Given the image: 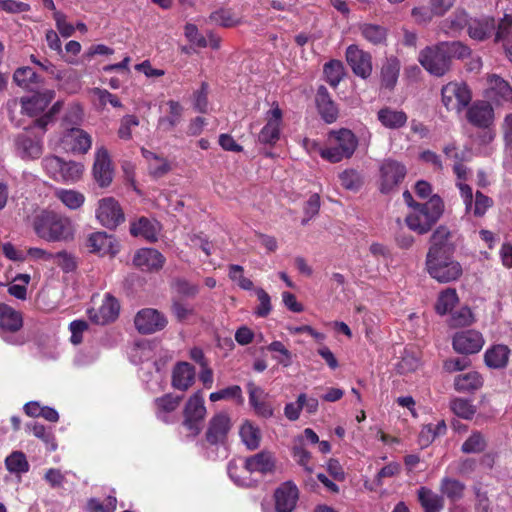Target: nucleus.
Returning a JSON list of instances; mask_svg holds the SVG:
<instances>
[{
	"mask_svg": "<svg viewBox=\"0 0 512 512\" xmlns=\"http://www.w3.org/2000/svg\"><path fill=\"white\" fill-rule=\"evenodd\" d=\"M450 64L453 59H466L472 51L469 46L460 41L442 42Z\"/></svg>",
	"mask_w": 512,
	"mask_h": 512,
	"instance_id": "3c124183",
	"label": "nucleus"
},
{
	"mask_svg": "<svg viewBox=\"0 0 512 512\" xmlns=\"http://www.w3.org/2000/svg\"><path fill=\"white\" fill-rule=\"evenodd\" d=\"M282 111L277 104L267 112V123L258 134V141L262 144H275L280 138V125Z\"/></svg>",
	"mask_w": 512,
	"mask_h": 512,
	"instance_id": "2eb2a0df",
	"label": "nucleus"
},
{
	"mask_svg": "<svg viewBox=\"0 0 512 512\" xmlns=\"http://www.w3.org/2000/svg\"><path fill=\"white\" fill-rule=\"evenodd\" d=\"M182 400L183 396L174 395L172 393L156 398L154 400L156 417L165 423H169V414L179 407Z\"/></svg>",
	"mask_w": 512,
	"mask_h": 512,
	"instance_id": "c756f323",
	"label": "nucleus"
},
{
	"mask_svg": "<svg viewBox=\"0 0 512 512\" xmlns=\"http://www.w3.org/2000/svg\"><path fill=\"white\" fill-rule=\"evenodd\" d=\"M230 427V418L226 413L220 412L214 415L210 419L208 429L206 431L205 436L207 442H209L211 445L222 442L226 438Z\"/></svg>",
	"mask_w": 512,
	"mask_h": 512,
	"instance_id": "4be33fe9",
	"label": "nucleus"
},
{
	"mask_svg": "<svg viewBox=\"0 0 512 512\" xmlns=\"http://www.w3.org/2000/svg\"><path fill=\"white\" fill-rule=\"evenodd\" d=\"M443 210L442 199L434 195L427 202L416 204L414 211L406 217L405 222L412 231L423 235L429 232L440 219Z\"/></svg>",
	"mask_w": 512,
	"mask_h": 512,
	"instance_id": "7ed1b4c3",
	"label": "nucleus"
},
{
	"mask_svg": "<svg viewBox=\"0 0 512 512\" xmlns=\"http://www.w3.org/2000/svg\"><path fill=\"white\" fill-rule=\"evenodd\" d=\"M13 79L18 86L32 90L35 85L41 82V78L30 67H20L13 75Z\"/></svg>",
	"mask_w": 512,
	"mask_h": 512,
	"instance_id": "79ce46f5",
	"label": "nucleus"
},
{
	"mask_svg": "<svg viewBox=\"0 0 512 512\" xmlns=\"http://www.w3.org/2000/svg\"><path fill=\"white\" fill-rule=\"evenodd\" d=\"M400 61L394 57L386 58L381 68V86L392 90L398 80L400 72Z\"/></svg>",
	"mask_w": 512,
	"mask_h": 512,
	"instance_id": "473e14b6",
	"label": "nucleus"
},
{
	"mask_svg": "<svg viewBox=\"0 0 512 512\" xmlns=\"http://www.w3.org/2000/svg\"><path fill=\"white\" fill-rule=\"evenodd\" d=\"M244 467L249 473L271 474L276 469V459L269 451H261L246 458Z\"/></svg>",
	"mask_w": 512,
	"mask_h": 512,
	"instance_id": "b1692460",
	"label": "nucleus"
},
{
	"mask_svg": "<svg viewBox=\"0 0 512 512\" xmlns=\"http://www.w3.org/2000/svg\"><path fill=\"white\" fill-rule=\"evenodd\" d=\"M418 500L424 512H440L444 507L443 498L426 487L418 490Z\"/></svg>",
	"mask_w": 512,
	"mask_h": 512,
	"instance_id": "ea45409f",
	"label": "nucleus"
},
{
	"mask_svg": "<svg viewBox=\"0 0 512 512\" xmlns=\"http://www.w3.org/2000/svg\"><path fill=\"white\" fill-rule=\"evenodd\" d=\"M361 35L374 45L383 44L386 41V29L380 25L363 24L360 26Z\"/></svg>",
	"mask_w": 512,
	"mask_h": 512,
	"instance_id": "49530a36",
	"label": "nucleus"
},
{
	"mask_svg": "<svg viewBox=\"0 0 512 512\" xmlns=\"http://www.w3.org/2000/svg\"><path fill=\"white\" fill-rule=\"evenodd\" d=\"M167 323L165 315L153 308L141 309L134 318L135 328L144 335L163 330Z\"/></svg>",
	"mask_w": 512,
	"mask_h": 512,
	"instance_id": "1a4fd4ad",
	"label": "nucleus"
},
{
	"mask_svg": "<svg viewBox=\"0 0 512 512\" xmlns=\"http://www.w3.org/2000/svg\"><path fill=\"white\" fill-rule=\"evenodd\" d=\"M6 468L9 472L22 474L29 471L30 465L23 452L14 451L5 460Z\"/></svg>",
	"mask_w": 512,
	"mask_h": 512,
	"instance_id": "09e8293b",
	"label": "nucleus"
},
{
	"mask_svg": "<svg viewBox=\"0 0 512 512\" xmlns=\"http://www.w3.org/2000/svg\"><path fill=\"white\" fill-rule=\"evenodd\" d=\"M55 196L71 210L79 209L85 202V196L76 190L59 189Z\"/></svg>",
	"mask_w": 512,
	"mask_h": 512,
	"instance_id": "37998d69",
	"label": "nucleus"
},
{
	"mask_svg": "<svg viewBox=\"0 0 512 512\" xmlns=\"http://www.w3.org/2000/svg\"><path fill=\"white\" fill-rule=\"evenodd\" d=\"M84 171V166L75 161H64L62 163L60 180L65 182H76L78 181Z\"/></svg>",
	"mask_w": 512,
	"mask_h": 512,
	"instance_id": "603ef678",
	"label": "nucleus"
},
{
	"mask_svg": "<svg viewBox=\"0 0 512 512\" xmlns=\"http://www.w3.org/2000/svg\"><path fill=\"white\" fill-rule=\"evenodd\" d=\"M35 233L50 242L68 241L74 236V226L69 217L54 211L44 210L33 222Z\"/></svg>",
	"mask_w": 512,
	"mask_h": 512,
	"instance_id": "f03ea898",
	"label": "nucleus"
},
{
	"mask_svg": "<svg viewBox=\"0 0 512 512\" xmlns=\"http://www.w3.org/2000/svg\"><path fill=\"white\" fill-rule=\"evenodd\" d=\"M139 125V120L134 115H126L121 119L120 127L118 129V136L121 139L129 140L132 136V127Z\"/></svg>",
	"mask_w": 512,
	"mask_h": 512,
	"instance_id": "338daca9",
	"label": "nucleus"
},
{
	"mask_svg": "<svg viewBox=\"0 0 512 512\" xmlns=\"http://www.w3.org/2000/svg\"><path fill=\"white\" fill-rule=\"evenodd\" d=\"M487 97L495 102H511L512 87L509 82L496 74L488 76Z\"/></svg>",
	"mask_w": 512,
	"mask_h": 512,
	"instance_id": "393cba45",
	"label": "nucleus"
},
{
	"mask_svg": "<svg viewBox=\"0 0 512 512\" xmlns=\"http://www.w3.org/2000/svg\"><path fill=\"white\" fill-rule=\"evenodd\" d=\"M486 448L487 441L485 436L481 432L475 431L463 442L461 451L466 454L481 453Z\"/></svg>",
	"mask_w": 512,
	"mask_h": 512,
	"instance_id": "de8ad7c7",
	"label": "nucleus"
},
{
	"mask_svg": "<svg viewBox=\"0 0 512 512\" xmlns=\"http://www.w3.org/2000/svg\"><path fill=\"white\" fill-rule=\"evenodd\" d=\"M167 105L169 106V115L160 117L157 124V129L163 132H169L179 124L183 111L182 106L177 101L169 100Z\"/></svg>",
	"mask_w": 512,
	"mask_h": 512,
	"instance_id": "4c0bfd02",
	"label": "nucleus"
},
{
	"mask_svg": "<svg viewBox=\"0 0 512 512\" xmlns=\"http://www.w3.org/2000/svg\"><path fill=\"white\" fill-rule=\"evenodd\" d=\"M452 232L446 226H439L429 239L425 258V270L428 275L441 284L459 280L463 267L454 257L456 245Z\"/></svg>",
	"mask_w": 512,
	"mask_h": 512,
	"instance_id": "f257e3e1",
	"label": "nucleus"
},
{
	"mask_svg": "<svg viewBox=\"0 0 512 512\" xmlns=\"http://www.w3.org/2000/svg\"><path fill=\"white\" fill-rule=\"evenodd\" d=\"M496 28V20L492 16L482 15L471 18L467 34L473 40L483 42L489 39Z\"/></svg>",
	"mask_w": 512,
	"mask_h": 512,
	"instance_id": "412c9836",
	"label": "nucleus"
},
{
	"mask_svg": "<svg viewBox=\"0 0 512 512\" xmlns=\"http://www.w3.org/2000/svg\"><path fill=\"white\" fill-rule=\"evenodd\" d=\"M23 325L22 316L8 305H0V328L7 332H16Z\"/></svg>",
	"mask_w": 512,
	"mask_h": 512,
	"instance_id": "c9c22d12",
	"label": "nucleus"
},
{
	"mask_svg": "<svg viewBox=\"0 0 512 512\" xmlns=\"http://www.w3.org/2000/svg\"><path fill=\"white\" fill-rule=\"evenodd\" d=\"M510 349L503 344L493 345L484 354L485 364L493 369L505 368L508 364Z\"/></svg>",
	"mask_w": 512,
	"mask_h": 512,
	"instance_id": "2f4dec72",
	"label": "nucleus"
},
{
	"mask_svg": "<svg viewBox=\"0 0 512 512\" xmlns=\"http://www.w3.org/2000/svg\"><path fill=\"white\" fill-rule=\"evenodd\" d=\"M298 488L296 485L287 481L276 489L275 508L277 512H291L294 510L298 500Z\"/></svg>",
	"mask_w": 512,
	"mask_h": 512,
	"instance_id": "6ab92c4d",
	"label": "nucleus"
},
{
	"mask_svg": "<svg viewBox=\"0 0 512 512\" xmlns=\"http://www.w3.org/2000/svg\"><path fill=\"white\" fill-rule=\"evenodd\" d=\"M171 313L177 321L185 322L195 315V310L190 304L178 298H173L171 303Z\"/></svg>",
	"mask_w": 512,
	"mask_h": 512,
	"instance_id": "6e6d98bb",
	"label": "nucleus"
},
{
	"mask_svg": "<svg viewBox=\"0 0 512 512\" xmlns=\"http://www.w3.org/2000/svg\"><path fill=\"white\" fill-rule=\"evenodd\" d=\"M87 247L90 252L101 256H114L119 252V243L112 235L106 232L92 233L87 239Z\"/></svg>",
	"mask_w": 512,
	"mask_h": 512,
	"instance_id": "a211bd4d",
	"label": "nucleus"
},
{
	"mask_svg": "<svg viewBox=\"0 0 512 512\" xmlns=\"http://www.w3.org/2000/svg\"><path fill=\"white\" fill-rule=\"evenodd\" d=\"M206 415V408L201 392L193 394L187 401L184 409L183 425L196 436L201 431V423Z\"/></svg>",
	"mask_w": 512,
	"mask_h": 512,
	"instance_id": "6e6552de",
	"label": "nucleus"
},
{
	"mask_svg": "<svg viewBox=\"0 0 512 512\" xmlns=\"http://www.w3.org/2000/svg\"><path fill=\"white\" fill-rule=\"evenodd\" d=\"M292 456L296 463L303 467L308 474L313 473L314 466L311 464V453L305 449L301 442L292 447Z\"/></svg>",
	"mask_w": 512,
	"mask_h": 512,
	"instance_id": "864d4df0",
	"label": "nucleus"
},
{
	"mask_svg": "<svg viewBox=\"0 0 512 512\" xmlns=\"http://www.w3.org/2000/svg\"><path fill=\"white\" fill-rule=\"evenodd\" d=\"M171 288L178 294L186 297H194L199 292V286L189 282L184 278H174L171 282Z\"/></svg>",
	"mask_w": 512,
	"mask_h": 512,
	"instance_id": "052dcab7",
	"label": "nucleus"
},
{
	"mask_svg": "<svg viewBox=\"0 0 512 512\" xmlns=\"http://www.w3.org/2000/svg\"><path fill=\"white\" fill-rule=\"evenodd\" d=\"M165 262L163 255L153 248H143L136 252L133 263L142 270H158Z\"/></svg>",
	"mask_w": 512,
	"mask_h": 512,
	"instance_id": "bb28decb",
	"label": "nucleus"
},
{
	"mask_svg": "<svg viewBox=\"0 0 512 512\" xmlns=\"http://www.w3.org/2000/svg\"><path fill=\"white\" fill-rule=\"evenodd\" d=\"M452 411L459 417L471 419L476 413V407L466 399L456 398L451 402Z\"/></svg>",
	"mask_w": 512,
	"mask_h": 512,
	"instance_id": "bf43d9fd",
	"label": "nucleus"
},
{
	"mask_svg": "<svg viewBox=\"0 0 512 512\" xmlns=\"http://www.w3.org/2000/svg\"><path fill=\"white\" fill-rule=\"evenodd\" d=\"M379 174V190L383 194H388L403 182L407 174V168L403 163L388 158L382 161Z\"/></svg>",
	"mask_w": 512,
	"mask_h": 512,
	"instance_id": "0eeeda50",
	"label": "nucleus"
},
{
	"mask_svg": "<svg viewBox=\"0 0 512 512\" xmlns=\"http://www.w3.org/2000/svg\"><path fill=\"white\" fill-rule=\"evenodd\" d=\"M186 38L190 43L199 47L205 48L208 46V40L198 31V28L194 24H186L184 28Z\"/></svg>",
	"mask_w": 512,
	"mask_h": 512,
	"instance_id": "0e129e2a",
	"label": "nucleus"
},
{
	"mask_svg": "<svg viewBox=\"0 0 512 512\" xmlns=\"http://www.w3.org/2000/svg\"><path fill=\"white\" fill-rule=\"evenodd\" d=\"M470 20L471 18L465 10L457 9L445 22L450 30L461 31L465 27L469 29Z\"/></svg>",
	"mask_w": 512,
	"mask_h": 512,
	"instance_id": "13d9d810",
	"label": "nucleus"
},
{
	"mask_svg": "<svg viewBox=\"0 0 512 512\" xmlns=\"http://www.w3.org/2000/svg\"><path fill=\"white\" fill-rule=\"evenodd\" d=\"M458 302V295L455 289L447 288L439 294L435 309L438 314L445 315L451 311Z\"/></svg>",
	"mask_w": 512,
	"mask_h": 512,
	"instance_id": "a18cd8bd",
	"label": "nucleus"
},
{
	"mask_svg": "<svg viewBox=\"0 0 512 512\" xmlns=\"http://www.w3.org/2000/svg\"><path fill=\"white\" fill-rule=\"evenodd\" d=\"M159 230V223L146 217H140L130 225V233L133 236H141L149 242L157 241Z\"/></svg>",
	"mask_w": 512,
	"mask_h": 512,
	"instance_id": "7c9ffc66",
	"label": "nucleus"
},
{
	"mask_svg": "<svg viewBox=\"0 0 512 512\" xmlns=\"http://www.w3.org/2000/svg\"><path fill=\"white\" fill-rule=\"evenodd\" d=\"M240 436L248 449L254 450L260 444V430L253 426L251 422L246 421L240 428Z\"/></svg>",
	"mask_w": 512,
	"mask_h": 512,
	"instance_id": "8fccbe9b",
	"label": "nucleus"
},
{
	"mask_svg": "<svg viewBox=\"0 0 512 512\" xmlns=\"http://www.w3.org/2000/svg\"><path fill=\"white\" fill-rule=\"evenodd\" d=\"M15 147L22 158H38L42 154L40 141L31 139L24 133L15 138Z\"/></svg>",
	"mask_w": 512,
	"mask_h": 512,
	"instance_id": "f704fd0d",
	"label": "nucleus"
},
{
	"mask_svg": "<svg viewBox=\"0 0 512 512\" xmlns=\"http://www.w3.org/2000/svg\"><path fill=\"white\" fill-rule=\"evenodd\" d=\"M209 20L221 27L230 28L240 24V18L230 8H220L212 12Z\"/></svg>",
	"mask_w": 512,
	"mask_h": 512,
	"instance_id": "a19ab883",
	"label": "nucleus"
},
{
	"mask_svg": "<svg viewBox=\"0 0 512 512\" xmlns=\"http://www.w3.org/2000/svg\"><path fill=\"white\" fill-rule=\"evenodd\" d=\"M339 180L341 185L347 190L357 191L363 185V177L354 169L344 170L339 174Z\"/></svg>",
	"mask_w": 512,
	"mask_h": 512,
	"instance_id": "5fc2aeb1",
	"label": "nucleus"
},
{
	"mask_svg": "<svg viewBox=\"0 0 512 512\" xmlns=\"http://www.w3.org/2000/svg\"><path fill=\"white\" fill-rule=\"evenodd\" d=\"M473 322V315L468 307H463L451 316V326H468Z\"/></svg>",
	"mask_w": 512,
	"mask_h": 512,
	"instance_id": "774afa93",
	"label": "nucleus"
},
{
	"mask_svg": "<svg viewBox=\"0 0 512 512\" xmlns=\"http://www.w3.org/2000/svg\"><path fill=\"white\" fill-rule=\"evenodd\" d=\"M243 267L237 264H231L229 266V277L232 281L237 282L239 287L244 290H250L253 288V282L243 275Z\"/></svg>",
	"mask_w": 512,
	"mask_h": 512,
	"instance_id": "e2e57ef3",
	"label": "nucleus"
},
{
	"mask_svg": "<svg viewBox=\"0 0 512 512\" xmlns=\"http://www.w3.org/2000/svg\"><path fill=\"white\" fill-rule=\"evenodd\" d=\"M195 381V369L188 362H179L172 371V387L180 390H188Z\"/></svg>",
	"mask_w": 512,
	"mask_h": 512,
	"instance_id": "a878e982",
	"label": "nucleus"
},
{
	"mask_svg": "<svg viewBox=\"0 0 512 512\" xmlns=\"http://www.w3.org/2000/svg\"><path fill=\"white\" fill-rule=\"evenodd\" d=\"M55 97L53 90L47 89L20 99L21 112L29 117L42 114Z\"/></svg>",
	"mask_w": 512,
	"mask_h": 512,
	"instance_id": "4468645a",
	"label": "nucleus"
},
{
	"mask_svg": "<svg viewBox=\"0 0 512 512\" xmlns=\"http://www.w3.org/2000/svg\"><path fill=\"white\" fill-rule=\"evenodd\" d=\"M64 142L70 149L79 154H86L92 145L91 136L80 128L68 129L64 135Z\"/></svg>",
	"mask_w": 512,
	"mask_h": 512,
	"instance_id": "c85d7f7f",
	"label": "nucleus"
},
{
	"mask_svg": "<svg viewBox=\"0 0 512 512\" xmlns=\"http://www.w3.org/2000/svg\"><path fill=\"white\" fill-rule=\"evenodd\" d=\"M452 345L454 350L460 354H475L482 349L484 339L482 334L476 330H465L454 335Z\"/></svg>",
	"mask_w": 512,
	"mask_h": 512,
	"instance_id": "ddd939ff",
	"label": "nucleus"
},
{
	"mask_svg": "<svg viewBox=\"0 0 512 512\" xmlns=\"http://www.w3.org/2000/svg\"><path fill=\"white\" fill-rule=\"evenodd\" d=\"M482 385L483 378L476 371L460 374L454 379L455 389L459 392H471L478 390L482 387Z\"/></svg>",
	"mask_w": 512,
	"mask_h": 512,
	"instance_id": "58836bf2",
	"label": "nucleus"
},
{
	"mask_svg": "<svg viewBox=\"0 0 512 512\" xmlns=\"http://www.w3.org/2000/svg\"><path fill=\"white\" fill-rule=\"evenodd\" d=\"M247 390L249 393V403L254 408L255 412L264 418L272 417L274 413L273 408L265 401L267 394L264 390L253 382L247 384Z\"/></svg>",
	"mask_w": 512,
	"mask_h": 512,
	"instance_id": "cd10ccee",
	"label": "nucleus"
},
{
	"mask_svg": "<svg viewBox=\"0 0 512 512\" xmlns=\"http://www.w3.org/2000/svg\"><path fill=\"white\" fill-rule=\"evenodd\" d=\"M96 217L103 226L109 229L116 228L125 220L121 206L112 197L99 200Z\"/></svg>",
	"mask_w": 512,
	"mask_h": 512,
	"instance_id": "9d476101",
	"label": "nucleus"
},
{
	"mask_svg": "<svg viewBox=\"0 0 512 512\" xmlns=\"http://www.w3.org/2000/svg\"><path fill=\"white\" fill-rule=\"evenodd\" d=\"M439 490L450 502L455 503L464 497L466 485L455 478L444 477L440 482Z\"/></svg>",
	"mask_w": 512,
	"mask_h": 512,
	"instance_id": "e433bc0d",
	"label": "nucleus"
},
{
	"mask_svg": "<svg viewBox=\"0 0 512 512\" xmlns=\"http://www.w3.org/2000/svg\"><path fill=\"white\" fill-rule=\"evenodd\" d=\"M93 178L99 187H108L113 180V168L106 148L100 147L95 153L93 164Z\"/></svg>",
	"mask_w": 512,
	"mask_h": 512,
	"instance_id": "f8f14e48",
	"label": "nucleus"
},
{
	"mask_svg": "<svg viewBox=\"0 0 512 512\" xmlns=\"http://www.w3.org/2000/svg\"><path fill=\"white\" fill-rule=\"evenodd\" d=\"M120 305L115 297L106 294L103 304L99 309H89V319L98 325H105L113 322L119 314Z\"/></svg>",
	"mask_w": 512,
	"mask_h": 512,
	"instance_id": "f3484780",
	"label": "nucleus"
},
{
	"mask_svg": "<svg viewBox=\"0 0 512 512\" xmlns=\"http://www.w3.org/2000/svg\"><path fill=\"white\" fill-rule=\"evenodd\" d=\"M378 120L380 123L388 129H399L403 127L408 116L404 111L394 110L389 107L382 108L377 113Z\"/></svg>",
	"mask_w": 512,
	"mask_h": 512,
	"instance_id": "72a5a7b5",
	"label": "nucleus"
},
{
	"mask_svg": "<svg viewBox=\"0 0 512 512\" xmlns=\"http://www.w3.org/2000/svg\"><path fill=\"white\" fill-rule=\"evenodd\" d=\"M346 61L353 73L367 79L372 73V56L370 53L360 49L357 45H350L346 49Z\"/></svg>",
	"mask_w": 512,
	"mask_h": 512,
	"instance_id": "9b49d317",
	"label": "nucleus"
},
{
	"mask_svg": "<svg viewBox=\"0 0 512 512\" xmlns=\"http://www.w3.org/2000/svg\"><path fill=\"white\" fill-rule=\"evenodd\" d=\"M357 147L355 135L348 129L331 131L329 134V146L321 151V156L332 163H337L344 158H350Z\"/></svg>",
	"mask_w": 512,
	"mask_h": 512,
	"instance_id": "20e7f679",
	"label": "nucleus"
},
{
	"mask_svg": "<svg viewBox=\"0 0 512 512\" xmlns=\"http://www.w3.org/2000/svg\"><path fill=\"white\" fill-rule=\"evenodd\" d=\"M317 110L321 118L328 124L334 123L339 115L337 104L332 100L327 88L319 86L315 96Z\"/></svg>",
	"mask_w": 512,
	"mask_h": 512,
	"instance_id": "aec40b11",
	"label": "nucleus"
},
{
	"mask_svg": "<svg viewBox=\"0 0 512 512\" xmlns=\"http://www.w3.org/2000/svg\"><path fill=\"white\" fill-rule=\"evenodd\" d=\"M418 61L427 72L436 77L445 75L451 69L442 42L422 49Z\"/></svg>",
	"mask_w": 512,
	"mask_h": 512,
	"instance_id": "39448f33",
	"label": "nucleus"
},
{
	"mask_svg": "<svg viewBox=\"0 0 512 512\" xmlns=\"http://www.w3.org/2000/svg\"><path fill=\"white\" fill-rule=\"evenodd\" d=\"M49 257L66 273L72 272L77 268L76 257L67 251L50 254Z\"/></svg>",
	"mask_w": 512,
	"mask_h": 512,
	"instance_id": "4d7b16f0",
	"label": "nucleus"
},
{
	"mask_svg": "<svg viewBox=\"0 0 512 512\" xmlns=\"http://www.w3.org/2000/svg\"><path fill=\"white\" fill-rule=\"evenodd\" d=\"M494 42L501 44L506 56L512 61V15L504 14L496 22V28L493 32Z\"/></svg>",
	"mask_w": 512,
	"mask_h": 512,
	"instance_id": "5701e85b",
	"label": "nucleus"
},
{
	"mask_svg": "<svg viewBox=\"0 0 512 512\" xmlns=\"http://www.w3.org/2000/svg\"><path fill=\"white\" fill-rule=\"evenodd\" d=\"M62 107L63 102H55L47 112L35 119L33 126L40 128L43 132L46 131L47 126L55 121V117L61 111Z\"/></svg>",
	"mask_w": 512,
	"mask_h": 512,
	"instance_id": "680f3d73",
	"label": "nucleus"
},
{
	"mask_svg": "<svg viewBox=\"0 0 512 512\" xmlns=\"http://www.w3.org/2000/svg\"><path fill=\"white\" fill-rule=\"evenodd\" d=\"M236 398L242 402V390L240 386L234 385L210 394L209 399L216 402L222 399Z\"/></svg>",
	"mask_w": 512,
	"mask_h": 512,
	"instance_id": "69168bd1",
	"label": "nucleus"
},
{
	"mask_svg": "<svg viewBox=\"0 0 512 512\" xmlns=\"http://www.w3.org/2000/svg\"><path fill=\"white\" fill-rule=\"evenodd\" d=\"M467 120L477 128H488L494 124V109L486 101L474 102L466 112Z\"/></svg>",
	"mask_w": 512,
	"mask_h": 512,
	"instance_id": "dca6fc26",
	"label": "nucleus"
},
{
	"mask_svg": "<svg viewBox=\"0 0 512 512\" xmlns=\"http://www.w3.org/2000/svg\"><path fill=\"white\" fill-rule=\"evenodd\" d=\"M326 81L334 88L338 86L345 75L343 63L339 60H331L323 69Z\"/></svg>",
	"mask_w": 512,
	"mask_h": 512,
	"instance_id": "c03bdc74",
	"label": "nucleus"
},
{
	"mask_svg": "<svg viewBox=\"0 0 512 512\" xmlns=\"http://www.w3.org/2000/svg\"><path fill=\"white\" fill-rule=\"evenodd\" d=\"M442 103L448 111L460 113L472 99V94L464 82H449L441 89Z\"/></svg>",
	"mask_w": 512,
	"mask_h": 512,
	"instance_id": "423d86ee",
	"label": "nucleus"
}]
</instances>
